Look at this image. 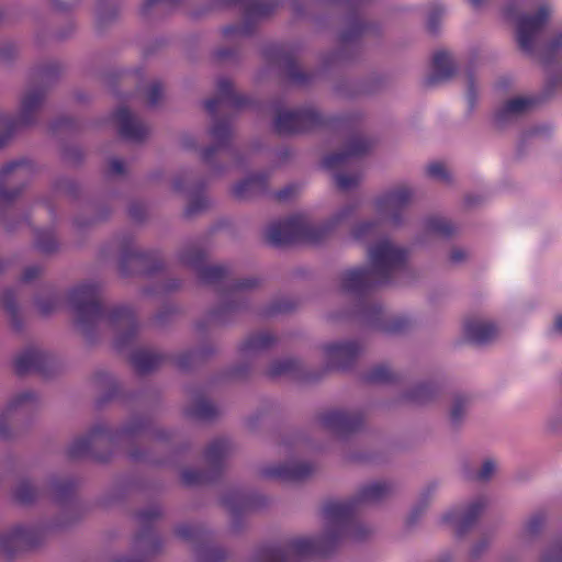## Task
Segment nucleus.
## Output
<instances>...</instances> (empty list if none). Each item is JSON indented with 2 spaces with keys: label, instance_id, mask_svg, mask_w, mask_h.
Masks as SVG:
<instances>
[{
  "label": "nucleus",
  "instance_id": "obj_1",
  "mask_svg": "<svg viewBox=\"0 0 562 562\" xmlns=\"http://www.w3.org/2000/svg\"><path fill=\"white\" fill-rule=\"evenodd\" d=\"M404 251L383 240L373 246L369 251L370 268H357L347 270L342 274V286L348 291L360 290L384 277L404 260Z\"/></svg>",
  "mask_w": 562,
  "mask_h": 562
},
{
  "label": "nucleus",
  "instance_id": "obj_2",
  "mask_svg": "<svg viewBox=\"0 0 562 562\" xmlns=\"http://www.w3.org/2000/svg\"><path fill=\"white\" fill-rule=\"evenodd\" d=\"M509 19H516L517 40L524 49H530L533 41L550 16V9L542 5L532 15L516 16L512 8L506 10Z\"/></svg>",
  "mask_w": 562,
  "mask_h": 562
},
{
  "label": "nucleus",
  "instance_id": "obj_3",
  "mask_svg": "<svg viewBox=\"0 0 562 562\" xmlns=\"http://www.w3.org/2000/svg\"><path fill=\"white\" fill-rule=\"evenodd\" d=\"M499 333V325L487 317L473 316L463 324L464 336L475 342H486Z\"/></svg>",
  "mask_w": 562,
  "mask_h": 562
},
{
  "label": "nucleus",
  "instance_id": "obj_4",
  "mask_svg": "<svg viewBox=\"0 0 562 562\" xmlns=\"http://www.w3.org/2000/svg\"><path fill=\"white\" fill-rule=\"evenodd\" d=\"M303 223L300 218H289L269 228L268 237L274 244H282L300 235Z\"/></svg>",
  "mask_w": 562,
  "mask_h": 562
},
{
  "label": "nucleus",
  "instance_id": "obj_5",
  "mask_svg": "<svg viewBox=\"0 0 562 562\" xmlns=\"http://www.w3.org/2000/svg\"><path fill=\"white\" fill-rule=\"evenodd\" d=\"M531 106V100L525 97H516L508 100L498 111L497 120L505 122L525 113Z\"/></svg>",
  "mask_w": 562,
  "mask_h": 562
},
{
  "label": "nucleus",
  "instance_id": "obj_6",
  "mask_svg": "<svg viewBox=\"0 0 562 562\" xmlns=\"http://www.w3.org/2000/svg\"><path fill=\"white\" fill-rule=\"evenodd\" d=\"M116 121L122 135L131 138H136L140 135V124L127 110L119 111Z\"/></svg>",
  "mask_w": 562,
  "mask_h": 562
},
{
  "label": "nucleus",
  "instance_id": "obj_7",
  "mask_svg": "<svg viewBox=\"0 0 562 562\" xmlns=\"http://www.w3.org/2000/svg\"><path fill=\"white\" fill-rule=\"evenodd\" d=\"M477 512H479V506H476V505H474L468 509L456 508V509H452L451 512L447 513L445 516V519L450 524H453L456 526H461V525L469 522L475 516V514Z\"/></svg>",
  "mask_w": 562,
  "mask_h": 562
},
{
  "label": "nucleus",
  "instance_id": "obj_8",
  "mask_svg": "<svg viewBox=\"0 0 562 562\" xmlns=\"http://www.w3.org/2000/svg\"><path fill=\"white\" fill-rule=\"evenodd\" d=\"M411 191L407 188H401L391 194L385 200L386 206L394 209L403 205L411 199Z\"/></svg>",
  "mask_w": 562,
  "mask_h": 562
},
{
  "label": "nucleus",
  "instance_id": "obj_9",
  "mask_svg": "<svg viewBox=\"0 0 562 562\" xmlns=\"http://www.w3.org/2000/svg\"><path fill=\"white\" fill-rule=\"evenodd\" d=\"M498 464L494 459H486L483 461L477 475L482 480H487L496 472Z\"/></svg>",
  "mask_w": 562,
  "mask_h": 562
},
{
  "label": "nucleus",
  "instance_id": "obj_10",
  "mask_svg": "<svg viewBox=\"0 0 562 562\" xmlns=\"http://www.w3.org/2000/svg\"><path fill=\"white\" fill-rule=\"evenodd\" d=\"M350 351V346L344 344H335L326 347V353L329 357L339 358L342 357Z\"/></svg>",
  "mask_w": 562,
  "mask_h": 562
},
{
  "label": "nucleus",
  "instance_id": "obj_11",
  "mask_svg": "<svg viewBox=\"0 0 562 562\" xmlns=\"http://www.w3.org/2000/svg\"><path fill=\"white\" fill-rule=\"evenodd\" d=\"M434 63L438 70H445L450 64V56L448 53L439 52L435 55Z\"/></svg>",
  "mask_w": 562,
  "mask_h": 562
},
{
  "label": "nucleus",
  "instance_id": "obj_12",
  "mask_svg": "<svg viewBox=\"0 0 562 562\" xmlns=\"http://www.w3.org/2000/svg\"><path fill=\"white\" fill-rule=\"evenodd\" d=\"M297 120V115L291 112L283 113L278 119V127L280 130H291L292 126H286L285 122H295Z\"/></svg>",
  "mask_w": 562,
  "mask_h": 562
},
{
  "label": "nucleus",
  "instance_id": "obj_13",
  "mask_svg": "<svg viewBox=\"0 0 562 562\" xmlns=\"http://www.w3.org/2000/svg\"><path fill=\"white\" fill-rule=\"evenodd\" d=\"M358 180H359V177H358V176H352V177H350V178H347V177H346L345 175H342V173H338V175L336 176V182H337V184H338L339 187H341V188H345V189H347V188H349V187H351V186L356 184V183L358 182Z\"/></svg>",
  "mask_w": 562,
  "mask_h": 562
},
{
  "label": "nucleus",
  "instance_id": "obj_14",
  "mask_svg": "<svg viewBox=\"0 0 562 562\" xmlns=\"http://www.w3.org/2000/svg\"><path fill=\"white\" fill-rule=\"evenodd\" d=\"M345 513H346V509L344 506H334L333 508L329 509L328 512V515L334 518V519H337L339 522L340 520L344 518L345 516Z\"/></svg>",
  "mask_w": 562,
  "mask_h": 562
},
{
  "label": "nucleus",
  "instance_id": "obj_15",
  "mask_svg": "<svg viewBox=\"0 0 562 562\" xmlns=\"http://www.w3.org/2000/svg\"><path fill=\"white\" fill-rule=\"evenodd\" d=\"M381 486L378 484L369 486L364 492L366 498H375L380 495Z\"/></svg>",
  "mask_w": 562,
  "mask_h": 562
},
{
  "label": "nucleus",
  "instance_id": "obj_16",
  "mask_svg": "<svg viewBox=\"0 0 562 562\" xmlns=\"http://www.w3.org/2000/svg\"><path fill=\"white\" fill-rule=\"evenodd\" d=\"M428 228L432 232L443 233L446 231V226L440 220H432L428 223Z\"/></svg>",
  "mask_w": 562,
  "mask_h": 562
},
{
  "label": "nucleus",
  "instance_id": "obj_17",
  "mask_svg": "<svg viewBox=\"0 0 562 562\" xmlns=\"http://www.w3.org/2000/svg\"><path fill=\"white\" fill-rule=\"evenodd\" d=\"M428 171L434 177H442L445 175V168L443 166L439 164H432L428 167Z\"/></svg>",
  "mask_w": 562,
  "mask_h": 562
},
{
  "label": "nucleus",
  "instance_id": "obj_18",
  "mask_svg": "<svg viewBox=\"0 0 562 562\" xmlns=\"http://www.w3.org/2000/svg\"><path fill=\"white\" fill-rule=\"evenodd\" d=\"M274 475L281 476V477H296L300 475V473L294 470H284V471L276 472Z\"/></svg>",
  "mask_w": 562,
  "mask_h": 562
},
{
  "label": "nucleus",
  "instance_id": "obj_19",
  "mask_svg": "<svg viewBox=\"0 0 562 562\" xmlns=\"http://www.w3.org/2000/svg\"><path fill=\"white\" fill-rule=\"evenodd\" d=\"M553 326L554 330L562 335V314L555 317Z\"/></svg>",
  "mask_w": 562,
  "mask_h": 562
},
{
  "label": "nucleus",
  "instance_id": "obj_20",
  "mask_svg": "<svg viewBox=\"0 0 562 562\" xmlns=\"http://www.w3.org/2000/svg\"><path fill=\"white\" fill-rule=\"evenodd\" d=\"M335 159H336V158H334V157H328V158L325 160L326 166H328V167L334 166Z\"/></svg>",
  "mask_w": 562,
  "mask_h": 562
},
{
  "label": "nucleus",
  "instance_id": "obj_21",
  "mask_svg": "<svg viewBox=\"0 0 562 562\" xmlns=\"http://www.w3.org/2000/svg\"><path fill=\"white\" fill-rule=\"evenodd\" d=\"M452 415H453L454 417H457V416H458V412H457V409H453V411H452Z\"/></svg>",
  "mask_w": 562,
  "mask_h": 562
},
{
  "label": "nucleus",
  "instance_id": "obj_22",
  "mask_svg": "<svg viewBox=\"0 0 562 562\" xmlns=\"http://www.w3.org/2000/svg\"><path fill=\"white\" fill-rule=\"evenodd\" d=\"M471 1H472L473 3H477V2H479V0H471Z\"/></svg>",
  "mask_w": 562,
  "mask_h": 562
}]
</instances>
